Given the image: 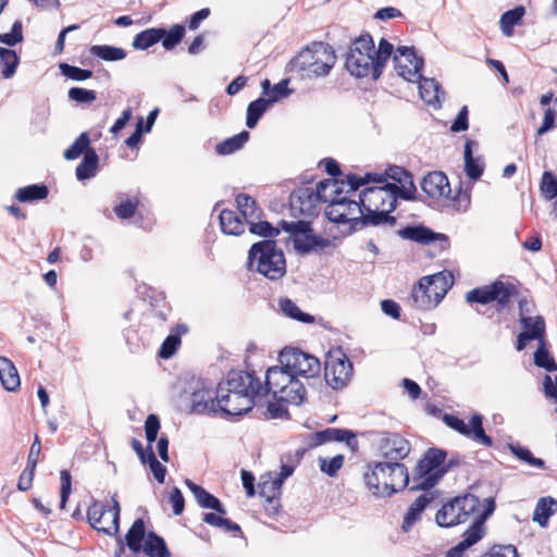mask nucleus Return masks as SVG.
<instances>
[{
  "label": "nucleus",
  "instance_id": "79ce46f5",
  "mask_svg": "<svg viewBox=\"0 0 557 557\" xmlns=\"http://www.w3.org/2000/svg\"><path fill=\"white\" fill-rule=\"evenodd\" d=\"M288 79H283L274 86L271 85L269 79H264L261 83L262 95L267 96V100L270 104L277 102L280 99L286 98L290 95L288 89Z\"/></svg>",
  "mask_w": 557,
  "mask_h": 557
},
{
  "label": "nucleus",
  "instance_id": "dca6fc26",
  "mask_svg": "<svg viewBox=\"0 0 557 557\" xmlns=\"http://www.w3.org/2000/svg\"><path fill=\"white\" fill-rule=\"evenodd\" d=\"M396 190L394 183L366 188L359 195L361 210H395L400 198Z\"/></svg>",
  "mask_w": 557,
  "mask_h": 557
},
{
  "label": "nucleus",
  "instance_id": "393cba45",
  "mask_svg": "<svg viewBox=\"0 0 557 557\" xmlns=\"http://www.w3.org/2000/svg\"><path fill=\"white\" fill-rule=\"evenodd\" d=\"M400 237L421 244L437 243L441 250L448 247L449 242L444 234L434 233L425 226H407L398 231Z\"/></svg>",
  "mask_w": 557,
  "mask_h": 557
},
{
  "label": "nucleus",
  "instance_id": "4d7b16f0",
  "mask_svg": "<svg viewBox=\"0 0 557 557\" xmlns=\"http://www.w3.org/2000/svg\"><path fill=\"white\" fill-rule=\"evenodd\" d=\"M185 35V27L181 24L173 25L170 30L165 29V35L163 36L162 46L165 50H172L176 47Z\"/></svg>",
  "mask_w": 557,
  "mask_h": 557
},
{
  "label": "nucleus",
  "instance_id": "39448f33",
  "mask_svg": "<svg viewBox=\"0 0 557 557\" xmlns=\"http://www.w3.org/2000/svg\"><path fill=\"white\" fill-rule=\"evenodd\" d=\"M374 53V41L368 34L355 39L347 52L345 66L347 71L356 77L362 78L371 76L377 79L381 75Z\"/></svg>",
  "mask_w": 557,
  "mask_h": 557
},
{
  "label": "nucleus",
  "instance_id": "423d86ee",
  "mask_svg": "<svg viewBox=\"0 0 557 557\" xmlns=\"http://www.w3.org/2000/svg\"><path fill=\"white\" fill-rule=\"evenodd\" d=\"M387 180L394 181L396 184V191L404 200H414L417 187L413 182L412 174L403 166L389 165L384 174L367 173L363 178L352 175L349 177V191L358 190L361 185L370 182L386 184Z\"/></svg>",
  "mask_w": 557,
  "mask_h": 557
},
{
  "label": "nucleus",
  "instance_id": "c85d7f7f",
  "mask_svg": "<svg viewBox=\"0 0 557 557\" xmlns=\"http://www.w3.org/2000/svg\"><path fill=\"white\" fill-rule=\"evenodd\" d=\"M434 500V493L425 491L421 494L408 508L404 516L401 529L404 532H409L412 527L421 520L422 512Z\"/></svg>",
  "mask_w": 557,
  "mask_h": 557
},
{
  "label": "nucleus",
  "instance_id": "20e7f679",
  "mask_svg": "<svg viewBox=\"0 0 557 557\" xmlns=\"http://www.w3.org/2000/svg\"><path fill=\"white\" fill-rule=\"evenodd\" d=\"M248 265L251 269L256 268L260 274L272 281L283 277L286 273L284 253L273 239H264L250 247Z\"/></svg>",
  "mask_w": 557,
  "mask_h": 557
},
{
  "label": "nucleus",
  "instance_id": "58836bf2",
  "mask_svg": "<svg viewBox=\"0 0 557 557\" xmlns=\"http://www.w3.org/2000/svg\"><path fill=\"white\" fill-rule=\"evenodd\" d=\"M557 511V500L550 496L539 499L533 511V521L546 527L548 519Z\"/></svg>",
  "mask_w": 557,
  "mask_h": 557
},
{
  "label": "nucleus",
  "instance_id": "a18cd8bd",
  "mask_svg": "<svg viewBox=\"0 0 557 557\" xmlns=\"http://www.w3.org/2000/svg\"><path fill=\"white\" fill-rule=\"evenodd\" d=\"M259 495L265 498L267 502L272 503L281 494L282 485L278 484L276 479L270 472L262 475L258 484Z\"/></svg>",
  "mask_w": 557,
  "mask_h": 557
},
{
  "label": "nucleus",
  "instance_id": "e2e57ef3",
  "mask_svg": "<svg viewBox=\"0 0 557 557\" xmlns=\"http://www.w3.org/2000/svg\"><path fill=\"white\" fill-rule=\"evenodd\" d=\"M60 71L64 76L77 82L86 81L94 75L92 71L90 70L81 69L67 63H61Z\"/></svg>",
  "mask_w": 557,
  "mask_h": 557
},
{
  "label": "nucleus",
  "instance_id": "c03bdc74",
  "mask_svg": "<svg viewBox=\"0 0 557 557\" xmlns=\"http://www.w3.org/2000/svg\"><path fill=\"white\" fill-rule=\"evenodd\" d=\"M525 14V9L518 5L512 10H508L500 16L499 25L503 34L507 37L512 36L513 27L520 23Z\"/></svg>",
  "mask_w": 557,
  "mask_h": 557
},
{
  "label": "nucleus",
  "instance_id": "b1692460",
  "mask_svg": "<svg viewBox=\"0 0 557 557\" xmlns=\"http://www.w3.org/2000/svg\"><path fill=\"white\" fill-rule=\"evenodd\" d=\"M421 189L433 199L448 198L451 188L445 173L433 171L428 173L420 183Z\"/></svg>",
  "mask_w": 557,
  "mask_h": 557
},
{
  "label": "nucleus",
  "instance_id": "9d476101",
  "mask_svg": "<svg viewBox=\"0 0 557 557\" xmlns=\"http://www.w3.org/2000/svg\"><path fill=\"white\" fill-rule=\"evenodd\" d=\"M446 457V450L429 448L419 460L416 468V475L420 482L417 486L411 487V490L429 491L434 487L446 473V469H443Z\"/></svg>",
  "mask_w": 557,
  "mask_h": 557
},
{
  "label": "nucleus",
  "instance_id": "412c9836",
  "mask_svg": "<svg viewBox=\"0 0 557 557\" xmlns=\"http://www.w3.org/2000/svg\"><path fill=\"white\" fill-rule=\"evenodd\" d=\"M520 324L522 332L519 333L516 343V349L521 351L531 341H540L543 343L545 336V321L542 315H521Z\"/></svg>",
  "mask_w": 557,
  "mask_h": 557
},
{
  "label": "nucleus",
  "instance_id": "37998d69",
  "mask_svg": "<svg viewBox=\"0 0 557 557\" xmlns=\"http://www.w3.org/2000/svg\"><path fill=\"white\" fill-rule=\"evenodd\" d=\"M49 190L45 184H33L18 188L15 198L20 202H34L47 198Z\"/></svg>",
  "mask_w": 557,
  "mask_h": 557
},
{
  "label": "nucleus",
  "instance_id": "7ed1b4c3",
  "mask_svg": "<svg viewBox=\"0 0 557 557\" xmlns=\"http://www.w3.org/2000/svg\"><path fill=\"white\" fill-rule=\"evenodd\" d=\"M262 387L263 397L269 393H272L273 397L281 395V400L288 404L300 405L306 396L304 383L281 363L267 370Z\"/></svg>",
  "mask_w": 557,
  "mask_h": 557
},
{
  "label": "nucleus",
  "instance_id": "680f3d73",
  "mask_svg": "<svg viewBox=\"0 0 557 557\" xmlns=\"http://www.w3.org/2000/svg\"><path fill=\"white\" fill-rule=\"evenodd\" d=\"M327 430V442H346L348 446L357 445L356 434L346 429L329 428Z\"/></svg>",
  "mask_w": 557,
  "mask_h": 557
},
{
  "label": "nucleus",
  "instance_id": "f704fd0d",
  "mask_svg": "<svg viewBox=\"0 0 557 557\" xmlns=\"http://www.w3.org/2000/svg\"><path fill=\"white\" fill-rule=\"evenodd\" d=\"M147 539L145 521L141 518L136 519L125 535L126 546L135 554L141 552L143 542Z\"/></svg>",
  "mask_w": 557,
  "mask_h": 557
},
{
  "label": "nucleus",
  "instance_id": "c9c22d12",
  "mask_svg": "<svg viewBox=\"0 0 557 557\" xmlns=\"http://www.w3.org/2000/svg\"><path fill=\"white\" fill-rule=\"evenodd\" d=\"M141 550L149 557H171L165 541L153 531L147 533Z\"/></svg>",
  "mask_w": 557,
  "mask_h": 557
},
{
  "label": "nucleus",
  "instance_id": "a211bd4d",
  "mask_svg": "<svg viewBox=\"0 0 557 557\" xmlns=\"http://www.w3.org/2000/svg\"><path fill=\"white\" fill-rule=\"evenodd\" d=\"M394 66L399 76L414 82L421 78L423 59L416 54L413 48L401 46L395 51Z\"/></svg>",
  "mask_w": 557,
  "mask_h": 557
},
{
  "label": "nucleus",
  "instance_id": "6e6d98bb",
  "mask_svg": "<svg viewBox=\"0 0 557 557\" xmlns=\"http://www.w3.org/2000/svg\"><path fill=\"white\" fill-rule=\"evenodd\" d=\"M90 144V139L87 133H82L75 141L64 151V158L66 160H75L77 159L82 153L85 154V152L88 149Z\"/></svg>",
  "mask_w": 557,
  "mask_h": 557
},
{
  "label": "nucleus",
  "instance_id": "5701e85b",
  "mask_svg": "<svg viewBox=\"0 0 557 557\" xmlns=\"http://www.w3.org/2000/svg\"><path fill=\"white\" fill-rule=\"evenodd\" d=\"M380 449L386 460H403L411 449L409 441L397 433H385L380 441Z\"/></svg>",
  "mask_w": 557,
  "mask_h": 557
},
{
  "label": "nucleus",
  "instance_id": "ea45409f",
  "mask_svg": "<svg viewBox=\"0 0 557 557\" xmlns=\"http://www.w3.org/2000/svg\"><path fill=\"white\" fill-rule=\"evenodd\" d=\"M165 35V28H148L138 33L132 42L136 50H147L159 42Z\"/></svg>",
  "mask_w": 557,
  "mask_h": 557
},
{
  "label": "nucleus",
  "instance_id": "4be33fe9",
  "mask_svg": "<svg viewBox=\"0 0 557 557\" xmlns=\"http://www.w3.org/2000/svg\"><path fill=\"white\" fill-rule=\"evenodd\" d=\"M197 386L190 395V412L195 414L219 412L215 392L205 387L200 382L197 383Z\"/></svg>",
  "mask_w": 557,
  "mask_h": 557
},
{
  "label": "nucleus",
  "instance_id": "4c0bfd02",
  "mask_svg": "<svg viewBox=\"0 0 557 557\" xmlns=\"http://www.w3.org/2000/svg\"><path fill=\"white\" fill-rule=\"evenodd\" d=\"M481 540L479 525H470L462 535V541L447 552L446 557H466L465 552Z\"/></svg>",
  "mask_w": 557,
  "mask_h": 557
},
{
  "label": "nucleus",
  "instance_id": "09e8293b",
  "mask_svg": "<svg viewBox=\"0 0 557 557\" xmlns=\"http://www.w3.org/2000/svg\"><path fill=\"white\" fill-rule=\"evenodd\" d=\"M509 451L520 461L528 463L531 467L537 469H545L546 463L543 459L534 457L531 450L527 447L521 446L520 444H508Z\"/></svg>",
  "mask_w": 557,
  "mask_h": 557
},
{
  "label": "nucleus",
  "instance_id": "f8f14e48",
  "mask_svg": "<svg viewBox=\"0 0 557 557\" xmlns=\"http://www.w3.org/2000/svg\"><path fill=\"white\" fill-rule=\"evenodd\" d=\"M219 386L238 397L252 398L255 405L263 397L262 384L253 371L231 370L226 381L221 382Z\"/></svg>",
  "mask_w": 557,
  "mask_h": 557
},
{
  "label": "nucleus",
  "instance_id": "052dcab7",
  "mask_svg": "<svg viewBox=\"0 0 557 557\" xmlns=\"http://www.w3.org/2000/svg\"><path fill=\"white\" fill-rule=\"evenodd\" d=\"M394 47L391 42H388L385 38H382L379 42L377 49L374 48V58L376 60V66L382 73L383 67L385 66L387 60L391 58L393 53Z\"/></svg>",
  "mask_w": 557,
  "mask_h": 557
},
{
  "label": "nucleus",
  "instance_id": "473e14b6",
  "mask_svg": "<svg viewBox=\"0 0 557 557\" xmlns=\"http://www.w3.org/2000/svg\"><path fill=\"white\" fill-rule=\"evenodd\" d=\"M417 81L419 82L420 96L422 100L430 106H440L444 99V91L438 82L434 78H424L422 76Z\"/></svg>",
  "mask_w": 557,
  "mask_h": 557
},
{
  "label": "nucleus",
  "instance_id": "8fccbe9b",
  "mask_svg": "<svg viewBox=\"0 0 557 557\" xmlns=\"http://www.w3.org/2000/svg\"><path fill=\"white\" fill-rule=\"evenodd\" d=\"M248 139L249 133L247 131H243L239 134L218 144L215 147V151L218 154L221 156L231 154L239 150L247 143Z\"/></svg>",
  "mask_w": 557,
  "mask_h": 557
},
{
  "label": "nucleus",
  "instance_id": "774afa93",
  "mask_svg": "<svg viewBox=\"0 0 557 557\" xmlns=\"http://www.w3.org/2000/svg\"><path fill=\"white\" fill-rule=\"evenodd\" d=\"M541 190L549 199L557 197V176L552 172H544Z\"/></svg>",
  "mask_w": 557,
  "mask_h": 557
},
{
  "label": "nucleus",
  "instance_id": "603ef678",
  "mask_svg": "<svg viewBox=\"0 0 557 557\" xmlns=\"http://www.w3.org/2000/svg\"><path fill=\"white\" fill-rule=\"evenodd\" d=\"M473 141L468 140L465 145V171L469 178L476 181L483 174V165L480 159H474L472 156L471 145Z\"/></svg>",
  "mask_w": 557,
  "mask_h": 557
},
{
  "label": "nucleus",
  "instance_id": "3c124183",
  "mask_svg": "<svg viewBox=\"0 0 557 557\" xmlns=\"http://www.w3.org/2000/svg\"><path fill=\"white\" fill-rule=\"evenodd\" d=\"M270 106V102L263 97H260L251 101L247 108V127L253 128Z\"/></svg>",
  "mask_w": 557,
  "mask_h": 557
},
{
  "label": "nucleus",
  "instance_id": "6ab92c4d",
  "mask_svg": "<svg viewBox=\"0 0 557 557\" xmlns=\"http://www.w3.org/2000/svg\"><path fill=\"white\" fill-rule=\"evenodd\" d=\"M319 200L314 188L298 187L290 194L289 207L294 215L315 216L319 213Z\"/></svg>",
  "mask_w": 557,
  "mask_h": 557
},
{
  "label": "nucleus",
  "instance_id": "f3484780",
  "mask_svg": "<svg viewBox=\"0 0 557 557\" xmlns=\"http://www.w3.org/2000/svg\"><path fill=\"white\" fill-rule=\"evenodd\" d=\"M483 420L484 418L480 413L472 414L468 424L462 419L454 414L446 413L443 417V421L446 423V425L459 434L485 447H492L493 440L485 433L483 428Z\"/></svg>",
  "mask_w": 557,
  "mask_h": 557
},
{
  "label": "nucleus",
  "instance_id": "a878e982",
  "mask_svg": "<svg viewBox=\"0 0 557 557\" xmlns=\"http://www.w3.org/2000/svg\"><path fill=\"white\" fill-rule=\"evenodd\" d=\"M400 460H389L388 481L383 483V497H389L405 488L409 483L407 467Z\"/></svg>",
  "mask_w": 557,
  "mask_h": 557
},
{
  "label": "nucleus",
  "instance_id": "0eeeda50",
  "mask_svg": "<svg viewBox=\"0 0 557 557\" xmlns=\"http://www.w3.org/2000/svg\"><path fill=\"white\" fill-rule=\"evenodd\" d=\"M280 225L283 231L292 235L294 248L302 255L321 252L333 245V240L330 238L314 234L309 221L287 222L283 220Z\"/></svg>",
  "mask_w": 557,
  "mask_h": 557
},
{
  "label": "nucleus",
  "instance_id": "5fc2aeb1",
  "mask_svg": "<svg viewBox=\"0 0 557 557\" xmlns=\"http://www.w3.org/2000/svg\"><path fill=\"white\" fill-rule=\"evenodd\" d=\"M247 224L249 225L250 233L265 237L268 239L276 237L282 230V227L272 226V224L268 221L251 220ZM278 226L281 225L278 224Z\"/></svg>",
  "mask_w": 557,
  "mask_h": 557
},
{
  "label": "nucleus",
  "instance_id": "cd10ccee",
  "mask_svg": "<svg viewBox=\"0 0 557 557\" xmlns=\"http://www.w3.org/2000/svg\"><path fill=\"white\" fill-rule=\"evenodd\" d=\"M346 180L327 178L319 182L314 188L319 202L332 203V200L339 199L346 190L344 187L350 188L349 177Z\"/></svg>",
  "mask_w": 557,
  "mask_h": 557
},
{
  "label": "nucleus",
  "instance_id": "ddd939ff",
  "mask_svg": "<svg viewBox=\"0 0 557 557\" xmlns=\"http://www.w3.org/2000/svg\"><path fill=\"white\" fill-rule=\"evenodd\" d=\"M278 362L289 369L298 380L314 377L321 371L319 359L299 348H284L280 352Z\"/></svg>",
  "mask_w": 557,
  "mask_h": 557
},
{
  "label": "nucleus",
  "instance_id": "2eb2a0df",
  "mask_svg": "<svg viewBox=\"0 0 557 557\" xmlns=\"http://www.w3.org/2000/svg\"><path fill=\"white\" fill-rule=\"evenodd\" d=\"M352 363L342 349L330 351L326 355L324 362V377L327 385L333 389H341L345 387L352 376Z\"/></svg>",
  "mask_w": 557,
  "mask_h": 557
},
{
  "label": "nucleus",
  "instance_id": "338daca9",
  "mask_svg": "<svg viewBox=\"0 0 557 557\" xmlns=\"http://www.w3.org/2000/svg\"><path fill=\"white\" fill-rule=\"evenodd\" d=\"M23 41V25L21 21H15L10 33L0 34V42L12 47Z\"/></svg>",
  "mask_w": 557,
  "mask_h": 557
},
{
  "label": "nucleus",
  "instance_id": "49530a36",
  "mask_svg": "<svg viewBox=\"0 0 557 557\" xmlns=\"http://www.w3.org/2000/svg\"><path fill=\"white\" fill-rule=\"evenodd\" d=\"M236 203L246 223L250 222L251 220L260 219L261 211L257 207L256 200L251 198L249 195L239 194L236 197Z\"/></svg>",
  "mask_w": 557,
  "mask_h": 557
},
{
  "label": "nucleus",
  "instance_id": "aec40b11",
  "mask_svg": "<svg viewBox=\"0 0 557 557\" xmlns=\"http://www.w3.org/2000/svg\"><path fill=\"white\" fill-rule=\"evenodd\" d=\"M215 394L219 412L224 416L242 417L255 406L252 398L238 397L221 386H218Z\"/></svg>",
  "mask_w": 557,
  "mask_h": 557
},
{
  "label": "nucleus",
  "instance_id": "13d9d810",
  "mask_svg": "<svg viewBox=\"0 0 557 557\" xmlns=\"http://www.w3.org/2000/svg\"><path fill=\"white\" fill-rule=\"evenodd\" d=\"M534 363L539 368H543L548 372H554L557 370V363L554 358L550 356L549 351L544 347L542 343L541 346L534 352Z\"/></svg>",
  "mask_w": 557,
  "mask_h": 557
},
{
  "label": "nucleus",
  "instance_id": "9b49d317",
  "mask_svg": "<svg viewBox=\"0 0 557 557\" xmlns=\"http://www.w3.org/2000/svg\"><path fill=\"white\" fill-rule=\"evenodd\" d=\"M355 190L349 191V188L345 194L336 200H332L325 208V216L333 223L336 224H349V231L358 230V219L363 213L360 206V199L357 201L352 199L356 195Z\"/></svg>",
  "mask_w": 557,
  "mask_h": 557
},
{
  "label": "nucleus",
  "instance_id": "c756f323",
  "mask_svg": "<svg viewBox=\"0 0 557 557\" xmlns=\"http://www.w3.org/2000/svg\"><path fill=\"white\" fill-rule=\"evenodd\" d=\"M185 484L193 493L200 507L212 509L220 515H226V509L218 497L206 491L202 486L194 483L189 479L185 481Z\"/></svg>",
  "mask_w": 557,
  "mask_h": 557
},
{
  "label": "nucleus",
  "instance_id": "de8ad7c7",
  "mask_svg": "<svg viewBox=\"0 0 557 557\" xmlns=\"http://www.w3.org/2000/svg\"><path fill=\"white\" fill-rule=\"evenodd\" d=\"M89 52L91 55L104 61H120L126 58V51L123 48L108 45L91 46Z\"/></svg>",
  "mask_w": 557,
  "mask_h": 557
},
{
  "label": "nucleus",
  "instance_id": "4468645a",
  "mask_svg": "<svg viewBox=\"0 0 557 557\" xmlns=\"http://www.w3.org/2000/svg\"><path fill=\"white\" fill-rule=\"evenodd\" d=\"M120 504L112 497V506L108 507L101 502L94 500L87 510L89 524L99 532L115 535L120 529Z\"/></svg>",
  "mask_w": 557,
  "mask_h": 557
},
{
  "label": "nucleus",
  "instance_id": "bf43d9fd",
  "mask_svg": "<svg viewBox=\"0 0 557 557\" xmlns=\"http://www.w3.org/2000/svg\"><path fill=\"white\" fill-rule=\"evenodd\" d=\"M344 465V456L336 455L331 459L320 457L319 458V467L321 472L327 474L329 476H335L337 472Z\"/></svg>",
  "mask_w": 557,
  "mask_h": 557
},
{
  "label": "nucleus",
  "instance_id": "6e6552de",
  "mask_svg": "<svg viewBox=\"0 0 557 557\" xmlns=\"http://www.w3.org/2000/svg\"><path fill=\"white\" fill-rule=\"evenodd\" d=\"M480 505V499L475 495L465 494L456 496L437 510L435 522L442 528H451L465 523L471 516L476 513Z\"/></svg>",
  "mask_w": 557,
  "mask_h": 557
},
{
  "label": "nucleus",
  "instance_id": "864d4df0",
  "mask_svg": "<svg viewBox=\"0 0 557 557\" xmlns=\"http://www.w3.org/2000/svg\"><path fill=\"white\" fill-rule=\"evenodd\" d=\"M1 75L4 78L12 77L18 65V57L15 51L0 47Z\"/></svg>",
  "mask_w": 557,
  "mask_h": 557
},
{
  "label": "nucleus",
  "instance_id": "bb28decb",
  "mask_svg": "<svg viewBox=\"0 0 557 557\" xmlns=\"http://www.w3.org/2000/svg\"><path fill=\"white\" fill-rule=\"evenodd\" d=\"M389 460L368 465L363 481L373 495L383 496V483L388 481Z\"/></svg>",
  "mask_w": 557,
  "mask_h": 557
},
{
  "label": "nucleus",
  "instance_id": "f03ea898",
  "mask_svg": "<svg viewBox=\"0 0 557 557\" xmlns=\"http://www.w3.org/2000/svg\"><path fill=\"white\" fill-rule=\"evenodd\" d=\"M335 63L336 55L333 48L321 41L306 47L292 61L293 70L307 78H319L329 75Z\"/></svg>",
  "mask_w": 557,
  "mask_h": 557
},
{
  "label": "nucleus",
  "instance_id": "a19ab883",
  "mask_svg": "<svg viewBox=\"0 0 557 557\" xmlns=\"http://www.w3.org/2000/svg\"><path fill=\"white\" fill-rule=\"evenodd\" d=\"M99 157L95 150H87L82 162L76 168L78 181L89 180L97 174Z\"/></svg>",
  "mask_w": 557,
  "mask_h": 557
},
{
  "label": "nucleus",
  "instance_id": "e433bc0d",
  "mask_svg": "<svg viewBox=\"0 0 557 557\" xmlns=\"http://www.w3.org/2000/svg\"><path fill=\"white\" fill-rule=\"evenodd\" d=\"M219 218L223 233L228 235H240L244 233L245 223L235 211L224 209L221 211Z\"/></svg>",
  "mask_w": 557,
  "mask_h": 557
},
{
  "label": "nucleus",
  "instance_id": "0e129e2a",
  "mask_svg": "<svg viewBox=\"0 0 557 557\" xmlns=\"http://www.w3.org/2000/svg\"><path fill=\"white\" fill-rule=\"evenodd\" d=\"M138 205L139 200L137 198H126L114 207V213L119 219H129L135 214Z\"/></svg>",
  "mask_w": 557,
  "mask_h": 557
},
{
  "label": "nucleus",
  "instance_id": "f257e3e1",
  "mask_svg": "<svg viewBox=\"0 0 557 557\" xmlns=\"http://www.w3.org/2000/svg\"><path fill=\"white\" fill-rule=\"evenodd\" d=\"M453 285L454 276L447 271L423 276L412 287L408 298L411 309L418 311L433 310L443 300Z\"/></svg>",
  "mask_w": 557,
  "mask_h": 557
},
{
  "label": "nucleus",
  "instance_id": "72a5a7b5",
  "mask_svg": "<svg viewBox=\"0 0 557 557\" xmlns=\"http://www.w3.org/2000/svg\"><path fill=\"white\" fill-rule=\"evenodd\" d=\"M0 381L3 388L9 392H15L21 385L18 372L7 357H0Z\"/></svg>",
  "mask_w": 557,
  "mask_h": 557
},
{
  "label": "nucleus",
  "instance_id": "1a4fd4ad",
  "mask_svg": "<svg viewBox=\"0 0 557 557\" xmlns=\"http://www.w3.org/2000/svg\"><path fill=\"white\" fill-rule=\"evenodd\" d=\"M515 293L516 286L513 284L495 280L491 284L467 292L465 299L469 305H495L498 310H504L512 302Z\"/></svg>",
  "mask_w": 557,
  "mask_h": 557
},
{
  "label": "nucleus",
  "instance_id": "69168bd1",
  "mask_svg": "<svg viewBox=\"0 0 557 557\" xmlns=\"http://www.w3.org/2000/svg\"><path fill=\"white\" fill-rule=\"evenodd\" d=\"M147 463L149 465L154 479L159 483H163L165 480L166 468L157 459L152 450V446L150 445H148Z\"/></svg>",
  "mask_w": 557,
  "mask_h": 557
},
{
  "label": "nucleus",
  "instance_id": "7c9ffc66",
  "mask_svg": "<svg viewBox=\"0 0 557 557\" xmlns=\"http://www.w3.org/2000/svg\"><path fill=\"white\" fill-rule=\"evenodd\" d=\"M188 332V326L185 323H178L171 329L170 334L163 341L158 356L162 359H170L174 356L181 345L182 335Z\"/></svg>",
  "mask_w": 557,
  "mask_h": 557
},
{
  "label": "nucleus",
  "instance_id": "2f4dec72",
  "mask_svg": "<svg viewBox=\"0 0 557 557\" xmlns=\"http://www.w3.org/2000/svg\"><path fill=\"white\" fill-rule=\"evenodd\" d=\"M393 210H363V213L360 214L358 219V228L367 225L394 227L397 220L389 214Z\"/></svg>",
  "mask_w": 557,
  "mask_h": 557
}]
</instances>
